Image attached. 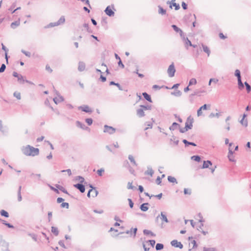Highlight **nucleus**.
<instances>
[{"label":"nucleus","instance_id":"4d7b16f0","mask_svg":"<svg viewBox=\"0 0 251 251\" xmlns=\"http://www.w3.org/2000/svg\"><path fill=\"white\" fill-rule=\"evenodd\" d=\"M147 243H149L151 246L152 247H154L155 244V241L154 240H149L146 242Z\"/></svg>","mask_w":251,"mask_h":251},{"label":"nucleus","instance_id":"f3484780","mask_svg":"<svg viewBox=\"0 0 251 251\" xmlns=\"http://www.w3.org/2000/svg\"><path fill=\"white\" fill-rule=\"evenodd\" d=\"M172 27L176 32L179 33L180 36H181V37H182V36H183L184 33L180 28L178 27L175 25H172Z\"/></svg>","mask_w":251,"mask_h":251},{"label":"nucleus","instance_id":"13d9d810","mask_svg":"<svg viewBox=\"0 0 251 251\" xmlns=\"http://www.w3.org/2000/svg\"><path fill=\"white\" fill-rule=\"evenodd\" d=\"M61 207L64 208L65 207L66 208H69V204L68 202H62L60 205Z\"/></svg>","mask_w":251,"mask_h":251},{"label":"nucleus","instance_id":"0e129e2a","mask_svg":"<svg viewBox=\"0 0 251 251\" xmlns=\"http://www.w3.org/2000/svg\"><path fill=\"white\" fill-rule=\"evenodd\" d=\"M6 69V66L4 64H2L0 68V73H3Z\"/></svg>","mask_w":251,"mask_h":251},{"label":"nucleus","instance_id":"cd10ccee","mask_svg":"<svg viewBox=\"0 0 251 251\" xmlns=\"http://www.w3.org/2000/svg\"><path fill=\"white\" fill-rule=\"evenodd\" d=\"M212 165V162L211 161L207 160V161H204L203 165H202V168H208L209 167V165Z\"/></svg>","mask_w":251,"mask_h":251},{"label":"nucleus","instance_id":"1a4fd4ad","mask_svg":"<svg viewBox=\"0 0 251 251\" xmlns=\"http://www.w3.org/2000/svg\"><path fill=\"white\" fill-rule=\"evenodd\" d=\"M74 186L79 190V191L83 193L85 192V185L83 183H77L74 185Z\"/></svg>","mask_w":251,"mask_h":251},{"label":"nucleus","instance_id":"e2e57ef3","mask_svg":"<svg viewBox=\"0 0 251 251\" xmlns=\"http://www.w3.org/2000/svg\"><path fill=\"white\" fill-rule=\"evenodd\" d=\"M91 193H92V197H96L98 195L99 192L95 188L94 189H93V192H91Z\"/></svg>","mask_w":251,"mask_h":251},{"label":"nucleus","instance_id":"49530a36","mask_svg":"<svg viewBox=\"0 0 251 251\" xmlns=\"http://www.w3.org/2000/svg\"><path fill=\"white\" fill-rule=\"evenodd\" d=\"M30 176L31 177H35V178H37L38 180H40V178H41V174H34V173H32L31 175H30Z\"/></svg>","mask_w":251,"mask_h":251},{"label":"nucleus","instance_id":"8fccbe9b","mask_svg":"<svg viewBox=\"0 0 251 251\" xmlns=\"http://www.w3.org/2000/svg\"><path fill=\"white\" fill-rule=\"evenodd\" d=\"M192 193L191 190L188 188H184V194L185 195H190Z\"/></svg>","mask_w":251,"mask_h":251},{"label":"nucleus","instance_id":"a878e982","mask_svg":"<svg viewBox=\"0 0 251 251\" xmlns=\"http://www.w3.org/2000/svg\"><path fill=\"white\" fill-rule=\"evenodd\" d=\"M182 142L185 144V147H188L189 145H192L195 147L197 146V145L195 143L189 142L186 139H183L182 140Z\"/></svg>","mask_w":251,"mask_h":251},{"label":"nucleus","instance_id":"f03ea898","mask_svg":"<svg viewBox=\"0 0 251 251\" xmlns=\"http://www.w3.org/2000/svg\"><path fill=\"white\" fill-rule=\"evenodd\" d=\"M194 122L193 118L189 116L185 122V126L186 127V129H191L193 127V123Z\"/></svg>","mask_w":251,"mask_h":251},{"label":"nucleus","instance_id":"4c0bfd02","mask_svg":"<svg viewBox=\"0 0 251 251\" xmlns=\"http://www.w3.org/2000/svg\"><path fill=\"white\" fill-rule=\"evenodd\" d=\"M168 180L169 182H170L176 183H177L176 178L175 177H173V176H168Z\"/></svg>","mask_w":251,"mask_h":251},{"label":"nucleus","instance_id":"2eb2a0df","mask_svg":"<svg viewBox=\"0 0 251 251\" xmlns=\"http://www.w3.org/2000/svg\"><path fill=\"white\" fill-rule=\"evenodd\" d=\"M247 116V114L244 113L243 115V118L240 121V123H241V124L245 127H247L248 126L247 119H245Z\"/></svg>","mask_w":251,"mask_h":251},{"label":"nucleus","instance_id":"3c124183","mask_svg":"<svg viewBox=\"0 0 251 251\" xmlns=\"http://www.w3.org/2000/svg\"><path fill=\"white\" fill-rule=\"evenodd\" d=\"M210 107V104H204V105H203L202 106H201V107H200V108L202 110H207L208 109H209Z\"/></svg>","mask_w":251,"mask_h":251},{"label":"nucleus","instance_id":"79ce46f5","mask_svg":"<svg viewBox=\"0 0 251 251\" xmlns=\"http://www.w3.org/2000/svg\"><path fill=\"white\" fill-rule=\"evenodd\" d=\"M191 159L197 162H200L201 160V157L199 155H193L191 157Z\"/></svg>","mask_w":251,"mask_h":251},{"label":"nucleus","instance_id":"473e14b6","mask_svg":"<svg viewBox=\"0 0 251 251\" xmlns=\"http://www.w3.org/2000/svg\"><path fill=\"white\" fill-rule=\"evenodd\" d=\"M158 13L162 15H165L166 14V11L163 9L160 5L158 6Z\"/></svg>","mask_w":251,"mask_h":251},{"label":"nucleus","instance_id":"c756f323","mask_svg":"<svg viewBox=\"0 0 251 251\" xmlns=\"http://www.w3.org/2000/svg\"><path fill=\"white\" fill-rule=\"evenodd\" d=\"M20 19H19L18 20L15 21L11 24V25H10L11 27L12 28L14 29L17 26H19L20 25Z\"/></svg>","mask_w":251,"mask_h":251},{"label":"nucleus","instance_id":"37998d69","mask_svg":"<svg viewBox=\"0 0 251 251\" xmlns=\"http://www.w3.org/2000/svg\"><path fill=\"white\" fill-rule=\"evenodd\" d=\"M163 248H164V245H163V244H162L161 243H157V244H156V246H155V249L157 251L161 250L163 249Z\"/></svg>","mask_w":251,"mask_h":251},{"label":"nucleus","instance_id":"9b49d317","mask_svg":"<svg viewBox=\"0 0 251 251\" xmlns=\"http://www.w3.org/2000/svg\"><path fill=\"white\" fill-rule=\"evenodd\" d=\"M78 109L81 110L82 111L91 113L92 112V110L90 108V107L87 105H83L82 106H80L78 107Z\"/></svg>","mask_w":251,"mask_h":251},{"label":"nucleus","instance_id":"5fc2aeb1","mask_svg":"<svg viewBox=\"0 0 251 251\" xmlns=\"http://www.w3.org/2000/svg\"><path fill=\"white\" fill-rule=\"evenodd\" d=\"M8 243H4V246L3 247L5 248V249H2V251H10L8 249Z\"/></svg>","mask_w":251,"mask_h":251},{"label":"nucleus","instance_id":"a19ab883","mask_svg":"<svg viewBox=\"0 0 251 251\" xmlns=\"http://www.w3.org/2000/svg\"><path fill=\"white\" fill-rule=\"evenodd\" d=\"M0 213L2 216L5 217L6 218H8L9 216L8 213L4 210H1L0 211Z\"/></svg>","mask_w":251,"mask_h":251},{"label":"nucleus","instance_id":"69168bd1","mask_svg":"<svg viewBox=\"0 0 251 251\" xmlns=\"http://www.w3.org/2000/svg\"><path fill=\"white\" fill-rule=\"evenodd\" d=\"M22 52L26 56L30 57V56H31V53L29 51H26L25 50H22Z\"/></svg>","mask_w":251,"mask_h":251},{"label":"nucleus","instance_id":"ddd939ff","mask_svg":"<svg viewBox=\"0 0 251 251\" xmlns=\"http://www.w3.org/2000/svg\"><path fill=\"white\" fill-rule=\"evenodd\" d=\"M104 12H105L106 14L109 17L113 16L115 14L114 12L110 8L109 6H107L104 10Z\"/></svg>","mask_w":251,"mask_h":251},{"label":"nucleus","instance_id":"864d4df0","mask_svg":"<svg viewBox=\"0 0 251 251\" xmlns=\"http://www.w3.org/2000/svg\"><path fill=\"white\" fill-rule=\"evenodd\" d=\"M0 131H1L3 133L7 132V129H2V121L0 120Z\"/></svg>","mask_w":251,"mask_h":251},{"label":"nucleus","instance_id":"58836bf2","mask_svg":"<svg viewBox=\"0 0 251 251\" xmlns=\"http://www.w3.org/2000/svg\"><path fill=\"white\" fill-rule=\"evenodd\" d=\"M51 232L55 235L57 236L59 234L58 228L54 226L51 227Z\"/></svg>","mask_w":251,"mask_h":251},{"label":"nucleus","instance_id":"c03bdc74","mask_svg":"<svg viewBox=\"0 0 251 251\" xmlns=\"http://www.w3.org/2000/svg\"><path fill=\"white\" fill-rule=\"evenodd\" d=\"M140 107H142L144 108V109L145 110H151V105H140Z\"/></svg>","mask_w":251,"mask_h":251},{"label":"nucleus","instance_id":"680f3d73","mask_svg":"<svg viewBox=\"0 0 251 251\" xmlns=\"http://www.w3.org/2000/svg\"><path fill=\"white\" fill-rule=\"evenodd\" d=\"M171 141H174V143L176 145H177L179 143V140L176 139V138L175 136H173V138L171 139Z\"/></svg>","mask_w":251,"mask_h":251},{"label":"nucleus","instance_id":"72a5a7b5","mask_svg":"<svg viewBox=\"0 0 251 251\" xmlns=\"http://www.w3.org/2000/svg\"><path fill=\"white\" fill-rule=\"evenodd\" d=\"M109 84L110 85H115V86H117L120 90H121V91L123 90L122 87H121L120 84L118 83H116L114 81H112L110 82Z\"/></svg>","mask_w":251,"mask_h":251},{"label":"nucleus","instance_id":"7ed1b4c3","mask_svg":"<svg viewBox=\"0 0 251 251\" xmlns=\"http://www.w3.org/2000/svg\"><path fill=\"white\" fill-rule=\"evenodd\" d=\"M116 131V129L112 126L105 125L104 126L103 132L105 133H108L109 134H113Z\"/></svg>","mask_w":251,"mask_h":251},{"label":"nucleus","instance_id":"6e6552de","mask_svg":"<svg viewBox=\"0 0 251 251\" xmlns=\"http://www.w3.org/2000/svg\"><path fill=\"white\" fill-rule=\"evenodd\" d=\"M171 244L172 246L176 248H178L180 249L183 248V245L180 242L177 241L176 240H174L171 241Z\"/></svg>","mask_w":251,"mask_h":251},{"label":"nucleus","instance_id":"bb28decb","mask_svg":"<svg viewBox=\"0 0 251 251\" xmlns=\"http://www.w3.org/2000/svg\"><path fill=\"white\" fill-rule=\"evenodd\" d=\"M21 189H22V186L20 185L19 186L18 190V192H17L18 201H21L22 200V197L21 195Z\"/></svg>","mask_w":251,"mask_h":251},{"label":"nucleus","instance_id":"6ab92c4d","mask_svg":"<svg viewBox=\"0 0 251 251\" xmlns=\"http://www.w3.org/2000/svg\"><path fill=\"white\" fill-rule=\"evenodd\" d=\"M149 203H144L140 205V208L142 211L146 212L149 209Z\"/></svg>","mask_w":251,"mask_h":251},{"label":"nucleus","instance_id":"4468645a","mask_svg":"<svg viewBox=\"0 0 251 251\" xmlns=\"http://www.w3.org/2000/svg\"><path fill=\"white\" fill-rule=\"evenodd\" d=\"M30 145H27L25 147H23L22 148V152L26 156H29V150L30 149Z\"/></svg>","mask_w":251,"mask_h":251},{"label":"nucleus","instance_id":"c85d7f7f","mask_svg":"<svg viewBox=\"0 0 251 251\" xmlns=\"http://www.w3.org/2000/svg\"><path fill=\"white\" fill-rule=\"evenodd\" d=\"M160 219L162 221L165 223H167L169 222L167 216L164 214V212H161L160 213Z\"/></svg>","mask_w":251,"mask_h":251},{"label":"nucleus","instance_id":"aec40b11","mask_svg":"<svg viewBox=\"0 0 251 251\" xmlns=\"http://www.w3.org/2000/svg\"><path fill=\"white\" fill-rule=\"evenodd\" d=\"M154 174V171L150 166H148L147 170L145 172V175H150L151 176H152Z\"/></svg>","mask_w":251,"mask_h":251},{"label":"nucleus","instance_id":"dca6fc26","mask_svg":"<svg viewBox=\"0 0 251 251\" xmlns=\"http://www.w3.org/2000/svg\"><path fill=\"white\" fill-rule=\"evenodd\" d=\"M144 111H145V110L143 108L140 107L136 110L137 115L139 117H143L145 116V114Z\"/></svg>","mask_w":251,"mask_h":251},{"label":"nucleus","instance_id":"f257e3e1","mask_svg":"<svg viewBox=\"0 0 251 251\" xmlns=\"http://www.w3.org/2000/svg\"><path fill=\"white\" fill-rule=\"evenodd\" d=\"M65 19L64 16H62L60 19L58 20L56 22H53V23H50L47 25H46L45 27V28H50L52 27L55 26H57L59 25H60L61 24H63L65 23Z\"/></svg>","mask_w":251,"mask_h":251},{"label":"nucleus","instance_id":"0eeeda50","mask_svg":"<svg viewBox=\"0 0 251 251\" xmlns=\"http://www.w3.org/2000/svg\"><path fill=\"white\" fill-rule=\"evenodd\" d=\"M137 231V228L136 227L135 228H131L130 230H126L124 233L126 234H129L131 236H133V238H135L136 235ZM124 232H121L120 234L123 233Z\"/></svg>","mask_w":251,"mask_h":251},{"label":"nucleus","instance_id":"774afa93","mask_svg":"<svg viewBox=\"0 0 251 251\" xmlns=\"http://www.w3.org/2000/svg\"><path fill=\"white\" fill-rule=\"evenodd\" d=\"M127 189H135V187L133 186L132 184V183L131 182H129L127 184Z\"/></svg>","mask_w":251,"mask_h":251},{"label":"nucleus","instance_id":"5701e85b","mask_svg":"<svg viewBox=\"0 0 251 251\" xmlns=\"http://www.w3.org/2000/svg\"><path fill=\"white\" fill-rule=\"evenodd\" d=\"M64 100L63 97L60 95L58 96V98H54L53 99V101L55 104H57L58 103L63 101Z\"/></svg>","mask_w":251,"mask_h":251},{"label":"nucleus","instance_id":"2f4dec72","mask_svg":"<svg viewBox=\"0 0 251 251\" xmlns=\"http://www.w3.org/2000/svg\"><path fill=\"white\" fill-rule=\"evenodd\" d=\"M179 126V125L176 122H174L172 124V126L170 127L169 129L171 130H175Z\"/></svg>","mask_w":251,"mask_h":251},{"label":"nucleus","instance_id":"de8ad7c7","mask_svg":"<svg viewBox=\"0 0 251 251\" xmlns=\"http://www.w3.org/2000/svg\"><path fill=\"white\" fill-rule=\"evenodd\" d=\"M220 114L219 113H211L209 114V117L210 118H213L214 117H216L217 118H219L220 117Z\"/></svg>","mask_w":251,"mask_h":251},{"label":"nucleus","instance_id":"20e7f679","mask_svg":"<svg viewBox=\"0 0 251 251\" xmlns=\"http://www.w3.org/2000/svg\"><path fill=\"white\" fill-rule=\"evenodd\" d=\"M175 72H176V69L175 68L174 64L173 63L172 64H171L169 66V68L167 70V73L168 74L169 76L170 77H172L174 76Z\"/></svg>","mask_w":251,"mask_h":251},{"label":"nucleus","instance_id":"a211bd4d","mask_svg":"<svg viewBox=\"0 0 251 251\" xmlns=\"http://www.w3.org/2000/svg\"><path fill=\"white\" fill-rule=\"evenodd\" d=\"M85 69V64L82 61H80L78 63V70L80 72L83 71Z\"/></svg>","mask_w":251,"mask_h":251},{"label":"nucleus","instance_id":"e433bc0d","mask_svg":"<svg viewBox=\"0 0 251 251\" xmlns=\"http://www.w3.org/2000/svg\"><path fill=\"white\" fill-rule=\"evenodd\" d=\"M238 88L240 90H242L244 88V85L242 81V79H240L237 80Z\"/></svg>","mask_w":251,"mask_h":251},{"label":"nucleus","instance_id":"4be33fe9","mask_svg":"<svg viewBox=\"0 0 251 251\" xmlns=\"http://www.w3.org/2000/svg\"><path fill=\"white\" fill-rule=\"evenodd\" d=\"M142 95L145 100H148V101H149L150 102H152V100H151V96L150 95H149L147 93L144 92L142 93Z\"/></svg>","mask_w":251,"mask_h":251},{"label":"nucleus","instance_id":"f704fd0d","mask_svg":"<svg viewBox=\"0 0 251 251\" xmlns=\"http://www.w3.org/2000/svg\"><path fill=\"white\" fill-rule=\"evenodd\" d=\"M234 75L237 77V80L241 79V73L239 70L236 69L235 71Z\"/></svg>","mask_w":251,"mask_h":251},{"label":"nucleus","instance_id":"412c9836","mask_svg":"<svg viewBox=\"0 0 251 251\" xmlns=\"http://www.w3.org/2000/svg\"><path fill=\"white\" fill-rule=\"evenodd\" d=\"M76 125L78 127H80V128L82 129H87L89 128L87 126H86L84 124L81 123L79 121H76Z\"/></svg>","mask_w":251,"mask_h":251},{"label":"nucleus","instance_id":"052dcab7","mask_svg":"<svg viewBox=\"0 0 251 251\" xmlns=\"http://www.w3.org/2000/svg\"><path fill=\"white\" fill-rule=\"evenodd\" d=\"M85 122L87 123L89 126H90L93 123V120L91 118H87L85 119Z\"/></svg>","mask_w":251,"mask_h":251},{"label":"nucleus","instance_id":"09e8293b","mask_svg":"<svg viewBox=\"0 0 251 251\" xmlns=\"http://www.w3.org/2000/svg\"><path fill=\"white\" fill-rule=\"evenodd\" d=\"M189 100L191 103H193L195 101V96H193L192 94L189 95Z\"/></svg>","mask_w":251,"mask_h":251},{"label":"nucleus","instance_id":"338daca9","mask_svg":"<svg viewBox=\"0 0 251 251\" xmlns=\"http://www.w3.org/2000/svg\"><path fill=\"white\" fill-rule=\"evenodd\" d=\"M203 251H214V248L203 247Z\"/></svg>","mask_w":251,"mask_h":251},{"label":"nucleus","instance_id":"c9c22d12","mask_svg":"<svg viewBox=\"0 0 251 251\" xmlns=\"http://www.w3.org/2000/svg\"><path fill=\"white\" fill-rule=\"evenodd\" d=\"M128 158V159L130 160V161L132 163V164L133 165L137 166V164L136 161H135L133 156L132 155H129Z\"/></svg>","mask_w":251,"mask_h":251},{"label":"nucleus","instance_id":"423d86ee","mask_svg":"<svg viewBox=\"0 0 251 251\" xmlns=\"http://www.w3.org/2000/svg\"><path fill=\"white\" fill-rule=\"evenodd\" d=\"M29 156H34L37 155L39 153V150L38 148H34L32 146L30 147V149L29 150Z\"/></svg>","mask_w":251,"mask_h":251},{"label":"nucleus","instance_id":"39448f33","mask_svg":"<svg viewBox=\"0 0 251 251\" xmlns=\"http://www.w3.org/2000/svg\"><path fill=\"white\" fill-rule=\"evenodd\" d=\"M13 76L18 78V81L20 84H23L25 82V79L24 77L16 72H13Z\"/></svg>","mask_w":251,"mask_h":251},{"label":"nucleus","instance_id":"bf43d9fd","mask_svg":"<svg viewBox=\"0 0 251 251\" xmlns=\"http://www.w3.org/2000/svg\"><path fill=\"white\" fill-rule=\"evenodd\" d=\"M146 125H147V127H146L145 128V130H147L148 128H151L152 126V124L150 122H147L146 124Z\"/></svg>","mask_w":251,"mask_h":251},{"label":"nucleus","instance_id":"393cba45","mask_svg":"<svg viewBox=\"0 0 251 251\" xmlns=\"http://www.w3.org/2000/svg\"><path fill=\"white\" fill-rule=\"evenodd\" d=\"M201 46H202L203 51L205 52V53H206L207 54L208 56H209L210 54V50L209 48L203 44H202Z\"/></svg>","mask_w":251,"mask_h":251},{"label":"nucleus","instance_id":"6e6d98bb","mask_svg":"<svg viewBox=\"0 0 251 251\" xmlns=\"http://www.w3.org/2000/svg\"><path fill=\"white\" fill-rule=\"evenodd\" d=\"M14 96L16 97L18 100L21 99V94L19 92H15L14 93Z\"/></svg>","mask_w":251,"mask_h":251},{"label":"nucleus","instance_id":"ea45409f","mask_svg":"<svg viewBox=\"0 0 251 251\" xmlns=\"http://www.w3.org/2000/svg\"><path fill=\"white\" fill-rule=\"evenodd\" d=\"M244 84L246 87L247 93H250L251 91V86L250 85L247 81L245 82Z\"/></svg>","mask_w":251,"mask_h":251},{"label":"nucleus","instance_id":"603ef678","mask_svg":"<svg viewBox=\"0 0 251 251\" xmlns=\"http://www.w3.org/2000/svg\"><path fill=\"white\" fill-rule=\"evenodd\" d=\"M196 83H197L196 79L194 78H192L189 81V86H190V85H192L193 84H196Z\"/></svg>","mask_w":251,"mask_h":251},{"label":"nucleus","instance_id":"9d476101","mask_svg":"<svg viewBox=\"0 0 251 251\" xmlns=\"http://www.w3.org/2000/svg\"><path fill=\"white\" fill-rule=\"evenodd\" d=\"M184 42V45L185 47L188 49V47L191 46H192V44L191 42L188 39L187 37H185L184 34L183 36H182V37H181Z\"/></svg>","mask_w":251,"mask_h":251},{"label":"nucleus","instance_id":"a18cd8bd","mask_svg":"<svg viewBox=\"0 0 251 251\" xmlns=\"http://www.w3.org/2000/svg\"><path fill=\"white\" fill-rule=\"evenodd\" d=\"M171 94L173 95H174V96H175L176 97H180L182 93L179 90H176L175 92H172Z\"/></svg>","mask_w":251,"mask_h":251},{"label":"nucleus","instance_id":"7c9ffc66","mask_svg":"<svg viewBox=\"0 0 251 251\" xmlns=\"http://www.w3.org/2000/svg\"><path fill=\"white\" fill-rule=\"evenodd\" d=\"M75 179L76 180H78L80 183H84V185H87V182L85 181L84 178L81 176H77L76 177Z\"/></svg>","mask_w":251,"mask_h":251},{"label":"nucleus","instance_id":"f8f14e48","mask_svg":"<svg viewBox=\"0 0 251 251\" xmlns=\"http://www.w3.org/2000/svg\"><path fill=\"white\" fill-rule=\"evenodd\" d=\"M175 0H172L171 1H168L167 3L170 4V7L172 8L173 6L175 7V10H177L180 8V6L179 4L176 3L175 2Z\"/></svg>","mask_w":251,"mask_h":251},{"label":"nucleus","instance_id":"b1692460","mask_svg":"<svg viewBox=\"0 0 251 251\" xmlns=\"http://www.w3.org/2000/svg\"><path fill=\"white\" fill-rule=\"evenodd\" d=\"M143 233L145 235H151L152 237H155L156 236L155 234L153 233L151 231L148 230V229H144L143 230Z\"/></svg>","mask_w":251,"mask_h":251}]
</instances>
